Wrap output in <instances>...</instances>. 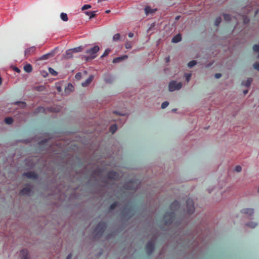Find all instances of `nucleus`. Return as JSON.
<instances>
[{"label":"nucleus","mask_w":259,"mask_h":259,"mask_svg":"<svg viewBox=\"0 0 259 259\" xmlns=\"http://www.w3.org/2000/svg\"><path fill=\"white\" fill-rule=\"evenodd\" d=\"M100 48L98 46H95L92 48L88 49L85 51V53L89 54V56H84L85 61H88L95 59L97 56V53L99 52Z\"/></svg>","instance_id":"1"},{"label":"nucleus","mask_w":259,"mask_h":259,"mask_svg":"<svg viewBox=\"0 0 259 259\" xmlns=\"http://www.w3.org/2000/svg\"><path fill=\"white\" fill-rule=\"evenodd\" d=\"M106 228V224L104 222H100L96 227L94 233L95 238L101 237Z\"/></svg>","instance_id":"2"},{"label":"nucleus","mask_w":259,"mask_h":259,"mask_svg":"<svg viewBox=\"0 0 259 259\" xmlns=\"http://www.w3.org/2000/svg\"><path fill=\"white\" fill-rule=\"evenodd\" d=\"M174 212H166L164 215L163 219L166 224H171L175 218Z\"/></svg>","instance_id":"3"},{"label":"nucleus","mask_w":259,"mask_h":259,"mask_svg":"<svg viewBox=\"0 0 259 259\" xmlns=\"http://www.w3.org/2000/svg\"><path fill=\"white\" fill-rule=\"evenodd\" d=\"M182 87V83L181 82L177 83L176 81H172L168 85L169 91L173 92L175 90L180 89Z\"/></svg>","instance_id":"4"},{"label":"nucleus","mask_w":259,"mask_h":259,"mask_svg":"<svg viewBox=\"0 0 259 259\" xmlns=\"http://www.w3.org/2000/svg\"><path fill=\"white\" fill-rule=\"evenodd\" d=\"M187 212L188 214H192L195 210L194 203L192 199H188L186 201Z\"/></svg>","instance_id":"5"},{"label":"nucleus","mask_w":259,"mask_h":259,"mask_svg":"<svg viewBox=\"0 0 259 259\" xmlns=\"http://www.w3.org/2000/svg\"><path fill=\"white\" fill-rule=\"evenodd\" d=\"M154 249V242L153 241L150 240L148 242L146 245V250L150 254L152 253Z\"/></svg>","instance_id":"6"},{"label":"nucleus","mask_w":259,"mask_h":259,"mask_svg":"<svg viewBox=\"0 0 259 259\" xmlns=\"http://www.w3.org/2000/svg\"><path fill=\"white\" fill-rule=\"evenodd\" d=\"M124 187L126 190H134L137 188L138 185H136L133 181H130L125 184Z\"/></svg>","instance_id":"7"},{"label":"nucleus","mask_w":259,"mask_h":259,"mask_svg":"<svg viewBox=\"0 0 259 259\" xmlns=\"http://www.w3.org/2000/svg\"><path fill=\"white\" fill-rule=\"evenodd\" d=\"M107 177L109 179L116 180L119 178V175L115 171H110L108 173Z\"/></svg>","instance_id":"8"},{"label":"nucleus","mask_w":259,"mask_h":259,"mask_svg":"<svg viewBox=\"0 0 259 259\" xmlns=\"http://www.w3.org/2000/svg\"><path fill=\"white\" fill-rule=\"evenodd\" d=\"M23 176L29 179H31L33 180H36L38 178V175L33 171L25 172L23 174Z\"/></svg>","instance_id":"9"},{"label":"nucleus","mask_w":259,"mask_h":259,"mask_svg":"<svg viewBox=\"0 0 259 259\" xmlns=\"http://www.w3.org/2000/svg\"><path fill=\"white\" fill-rule=\"evenodd\" d=\"M31 192V189L29 187L26 186L20 191V194L22 195H29Z\"/></svg>","instance_id":"10"},{"label":"nucleus","mask_w":259,"mask_h":259,"mask_svg":"<svg viewBox=\"0 0 259 259\" xmlns=\"http://www.w3.org/2000/svg\"><path fill=\"white\" fill-rule=\"evenodd\" d=\"M170 207L172 211H175L180 208V203L178 201H175L171 203Z\"/></svg>","instance_id":"11"},{"label":"nucleus","mask_w":259,"mask_h":259,"mask_svg":"<svg viewBox=\"0 0 259 259\" xmlns=\"http://www.w3.org/2000/svg\"><path fill=\"white\" fill-rule=\"evenodd\" d=\"M20 256L21 259H29L28 252L27 249H22L20 251Z\"/></svg>","instance_id":"12"},{"label":"nucleus","mask_w":259,"mask_h":259,"mask_svg":"<svg viewBox=\"0 0 259 259\" xmlns=\"http://www.w3.org/2000/svg\"><path fill=\"white\" fill-rule=\"evenodd\" d=\"M36 48L34 46L31 47L27 49H26L25 51V55L29 56L33 53H34L35 51Z\"/></svg>","instance_id":"13"},{"label":"nucleus","mask_w":259,"mask_h":259,"mask_svg":"<svg viewBox=\"0 0 259 259\" xmlns=\"http://www.w3.org/2000/svg\"><path fill=\"white\" fill-rule=\"evenodd\" d=\"M93 79V76H92V75L90 76L85 80V81L82 82V84H81L82 86L84 87H85L88 86L89 84L91 83V82H92Z\"/></svg>","instance_id":"14"},{"label":"nucleus","mask_w":259,"mask_h":259,"mask_svg":"<svg viewBox=\"0 0 259 259\" xmlns=\"http://www.w3.org/2000/svg\"><path fill=\"white\" fill-rule=\"evenodd\" d=\"M127 57H128V56L127 55H123L121 57H116L113 60V63H118L122 60L127 59Z\"/></svg>","instance_id":"15"},{"label":"nucleus","mask_w":259,"mask_h":259,"mask_svg":"<svg viewBox=\"0 0 259 259\" xmlns=\"http://www.w3.org/2000/svg\"><path fill=\"white\" fill-rule=\"evenodd\" d=\"M127 57H128V56L127 55H123L121 57H116L113 60V63H118L122 60L127 59Z\"/></svg>","instance_id":"16"},{"label":"nucleus","mask_w":259,"mask_h":259,"mask_svg":"<svg viewBox=\"0 0 259 259\" xmlns=\"http://www.w3.org/2000/svg\"><path fill=\"white\" fill-rule=\"evenodd\" d=\"M241 213L245 214H248L251 215L253 213V209L252 208H244L241 210Z\"/></svg>","instance_id":"17"},{"label":"nucleus","mask_w":259,"mask_h":259,"mask_svg":"<svg viewBox=\"0 0 259 259\" xmlns=\"http://www.w3.org/2000/svg\"><path fill=\"white\" fill-rule=\"evenodd\" d=\"M182 39V37L181 34L179 33L176 35L174 36L172 39V42L175 43H177L180 41Z\"/></svg>","instance_id":"18"},{"label":"nucleus","mask_w":259,"mask_h":259,"mask_svg":"<svg viewBox=\"0 0 259 259\" xmlns=\"http://www.w3.org/2000/svg\"><path fill=\"white\" fill-rule=\"evenodd\" d=\"M24 70L25 72L30 73L32 71V67L29 64H26L24 67Z\"/></svg>","instance_id":"19"},{"label":"nucleus","mask_w":259,"mask_h":259,"mask_svg":"<svg viewBox=\"0 0 259 259\" xmlns=\"http://www.w3.org/2000/svg\"><path fill=\"white\" fill-rule=\"evenodd\" d=\"M73 51L72 49H69L66 52V58H70L72 57Z\"/></svg>","instance_id":"20"},{"label":"nucleus","mask_w":259,"mask_h":259,"mask_svg":"<svg viewBox=\"0 0 259 259\" xmlns=\"http://www.w3.org/2000/svg\"><path fill=\"white\" fill-rule=\"evenodd\" d=\"M252 80V78H248L246 81L243 83V84L246 87H248L250 86Z\"/></svg>","instance_id":"21"},{"label":"nucleus","mask_w":259,"mask_h":259,"mask_svg":"<svg viewBox=\"0 0 259 259\" xmlns=\"http://www.w3.org/2000/svg\"><path fill=\"white\" fill-rule=\"evenodd\" d=\"M60 17L63 21H67L68 20L67 15L65 13H61L60 14Z\"/></svg>","instance_id":"22"},{"label":"nucleus","mask_w":259,"mask_h":259,"mask_svg":"<svg viewBox=\"0 0 259 259\" xmlns=\"http://www.w3.org/2000/svg\"><path fill=\"white\" fill-rule=\"evenodd\" d=\"M14 104L15 105H19V106H20L21 108H25L26 106V104L24 102L17 101V102H15Z\"/></svg>","instance_id":"23"},{"label":"nucleus","mask_w":259,"mask_h":259,"mask_svg":"<svg viewBox=\"0 0 259 259\" xmlns=\"http://www.w3.org/2000/svg\"><path fill=\"white\" fill-rule=\"evenodd\" d=\"M83 48L81 46H79L76 48H74L73 49H72V50L73 51V53H77L81 52L83 50Z\"/></svg>","instance_id":"24"},{"label":"nucleus","mask_w":259,"mask_h":259,"mask_svg":"<svg viewBox=\"0 0 259 259\" xmlns=\"http://www.w3.org/2000/svg\"><path fill=\"white\" fill-rule=\"evenodd\" d=\"M117 125H116V124H115L112 125V126H110V132L112 134H113L117 131Z\"/></svg>","instance_id":"25"},{"label":"nucleus","mask_w":259,"mask_h":259,"mask_svg":"<svg viewBox=\"0 0 259 259\" xmlns=\"http://www.w3.org/2000/svg\"><path fill=\"white\" fill-rule=\"evenodd\" d=\"M45 111V108L43 107H37L35 110V113H42L44 112Z\"/></svg>","instance_id":"26"},{"label":"nucleus","mask_w":259,"mask_h":259,"mask_svg":"<svg viewBox=\"0 0 259 259\" xmlns=\"http://www.w3.org/2000/svg\"><path fill=\"white\" fill-rule=\"evenodd\" d=\"M242 20H243V23L244 24H248L249 23V19L248 18V17L247 16H246V15H242Z\"/></svg>","instance_id":"27"},{"label":"nucleus","mask_w":259,"mask_h":259,"mask_svg":"<svg viewBox=\"0 0 259 259\" xmlns=\"http://www.w3.org/2000/svg\"><path fill=\"white\" fill-rule=\"evenodd\" d=\"M5 122L8 124H11L13 122V119L12 117H6L5 119Z\"/></svg>","instance_id":"28"},{"label":"nucleus","mask_w":259,"mask_h":259,"mask_svg":"<svg viewBox=\"0 0 259 259\" xmlns=\"http://www.w3.org/2000/svg\"><path fill=\"white\" fill-rule=\"evenodd\" d=\"M222 21V18L220 17H217L214 22V25L218 26Z\"/></svg>","instance_id":"29"},{"label":"nucleus","mask_w":259,"mask_h":259,"mask_svg":"<svg viewBox=\"0 0 259 259\" xmlns=\"http://www.w3.org/2000/svg\"><path fill=\"white\" fill-rule=\"evenodd\" d=\"M145 13L147 15L148 14H150V13H152L153 12V10H152L150 7H146L145 8Z\"/></svg>","instance_id":"30"},{"label":"nucleus","mask_w":259,"mask_h":259,"mask_svg":"<svg viewBox=\"0 0 259 259\" xmlns=\"http://www.w3.org/2000/svg\"><path fill=\"white\" fill-rule=\"evenodd\" d=\"M120 35L119 33H116L115 34L113 37V41H116L120 39Z\"/></svg>","instance_id":"31"},{"label":"nucleus","mask_w":259,"mask_h":259,"mask_svg":"<svg viewBox=\"0 0 259 259\" xmlns=\"http://www.w3.org/2000/svg\"><path fill=\"white\" fill-rule=\"evenodd\" d=\"M246 225L251 228H254L257 226V224L254 222H250L246 224Z\"/></svg>","instance_id":"32"},{"label":"nucleus","mask_w":259,"mask_h":259,"mask_svg":"<svg viewBox=\"0 0 259 259\" xmlns=\"http://www.w3.org/2000/svg\"><path fill=\"white\" fill-rule=\"evenodd\" d=\"M111 50L109 49H106L104 52L103 54L101 56V58L105 57L108 55Z\"/></svg>","instance_id":"33"},{"label":"nucleus","mask_w":259,"mask_h":259,"mask_svg":"<svg viewBox=\"0 0 259 259\" xmlns=\"http://www.w3.org/2000/svg\"><path fill=\"white\" fill-rule=\"evenodd\" d=\"M196 64V61L195 60H192V61H190L188 63V66L189 67H192L195 66Z\"/></svg>","instance_id":"34"},{"label":"nucleus","mask_w":259,"mask_h":259,"mask_svg":"<svg viewBox=\"0 0 259 259\" xmlns=\"http://www.w3.org/2000/svg\"><path fill=\"white\" fill-rule=\"evenodd\" d=\"M49 71L50 72V73L53 75H57V71H56L54 69L52 68H49Z\"/></svg>","instance_id":"35"},{"label":"nucleus","mask_w":259,"mask_h":259,"mask_svg":"<svg viewBox=\"0 0 259 259\" xmlns=\"http://www.w3.org/2000/svg\"><path fill=\"white\" fill-rule=\"evenodd\" d=\"M223 16L225 20H226V21H228L231 20V16L229 14H224Z\"/></svg>","instance_id":"36"},{"label":"nucleus","mask_w":259,"mask_h":259,"mask_svg":"<svg viewBox=\"0 0 259 259\" xmlns=\"http://www.w3.org/2000/svg\"><path fill=\"white\" fill-rule=\"evenodd\" d=\"M117 203L116 202H114L112 203L110 206V210H113L115 208V207L117 206Z\"/></svg>","instance_id":"37"},{"label":"nucleus","mask_w":259,"mask_h":259,"mask_svg":"<svg viewBox=\"0 0 259 259\" xmlns=\"http://www.w3.org/2000/svg\"><path fill=\"white\" fill-rule=\"evenodd\" d=\"M185 76L186 80L187 82H189L190 79V78L191 77V73H185Z\"/></svg>","instance_id":"38"},{"label":"nucleus","mask_w":259,"mask_h":259,"mask_svg":"<svg viewBox=\"0 0 259 259\" xmlns=\"http://www.w3.org/2000/svg\"><path fill=\"white\" fill-rule=\"evenodd\" d=\"M168 104H169V103L167 101H165V102H163L161 104V108L162 109L165 108L166 107H167Z\"/></svg>","instance_id":"39"},{"label":"nucleus","mask_w":259,"mask_h":259,"mask_svg":"<svg viewBox=\"0 0 259 259\" xmlns=\"http://www.w3.org/2000/svg\"><path fill=\"white\" fill-rule=\"evenodd\" d=\"M253 50L255 52H259V45H254L253 46Z\"/></svg>","instance_id":"40"},{"label":"nucleus","mask_w":259,"mask_h":259,"mask_svg":"<svg viewBox=\"0 0 259 259\" xmlns=\"http://www.w3.org/2000/svg\"><path fill=\"white\" fill-rule=\"evenodd\" d=\"M125 47L127 49L132 48V46L131 42H129V41L128 42H126L125 44Z\"/></svg>","instance_id":"41"},{"label":"nucleus","mask_w":259,"mask_h":259,"mask_svg":"<svg viewBox=\"0 0 259 259\" xmlns=\"http://www.w3.org/2000/svg\"><path fill=\"white\" fill-rule=\"evenodd\" d=\"M91 8V6L90 5H84L82 8H81V10H87L88 9H90Z\"/></svg>","instance_id":"42"},{"label":"nucleus","mask_w":259,"mask_h":259,"mask_svg":"<svg viewBox=\"0 0 259 259\" xmlns=\"http://www.w3.org/2000/svg\"><path fill=\"white\" fill-rule=\"evenodd\" d=\"M242 170L241 166L240 165H237L235 168V171L237 172H240Z\"/></svg>","instance_id":"43"},{"label":"nucleus","mask_w":259,"mask_h":259,"mask_svg":"<svg viewBox=\"0 0 259 259\" xmlns=\"http://www.w3.org/2000/svg\"><path fill=\"white\" fill-rule=\"evenodd\" d=\"M105 81L107 82H108V83H111L112 82L113 79L112 78H111L110 77H109V78L107 76L105 77Z\"/></svg>","instance_id":"44"},{"label":"nucleus","mask_w":259,"mask_h":259,"mask_svg":"<svg viewBox=\"0 0 259 259\" xmlns=\"http://www.w3.org/2000/svg\"><path fill=\"white\" fill-rule=\"evenodd\" d=\"M253 67L254 69H256L257 70L259 71V63H255L253 64Z\"/></svg>","instance_id":"45"},{"label":"nucleus","mask_w":259,"mask_h":259,"mask_svg":"<svg viewBox=\"0 0 259 259\" xmlns=\"http://www.w3.org/2000/svg\"><path fill=\"white\" fill-rule=\"evenodd\" d=\"M90 18L91 19V18H93L94 17H95L96 16V11H93V12H91V13H90Z\"/></svg>","instance_id":"46"},{"label":"nucleus","mask_w":259,"mask_h":259,"mask_svg":"<svg viewBox=\"0 0 259 259\" xmlns=\"http://www.w3.org/2000/svg\"><path fill=\"white\" fill-rule=\"evenodd\" d=\"M49 141V140H42L40 143V145H45Z\"/></svg>","instance_id":"47"},{"label":"nucleus","mask_w":259,"mask_h":259,"mask_svg":"<svg viewBox=\"0 0 259 259\" xmlns=\"http://www.w3.org/2000/svg\"><path fill=\"white\" fill-rule=\"evenodd\" d=\"M214 76H215V77L216 78L218 79V78H220L221 77L222 74L221 73H215Z\"/></svg>","instance_id":"48"},{"label":"nucleus","mask_w":259,"mask_h":259,"mask_svg":"<svg viewBox=\"0 0 259 259\" xmlns=\"http://www.w3.org/2000/svg\"><path fill=\"white\" fill-rule=\"evenodd\" d=\"M48 54H46V55H43L41 57V59H48Z\"/></svg>","instance_id":"49"},{"label":"nucleus","mask_w":259,"mask_h":259,"mask_svg":"<svg viewBox=\"0 0 259 259\" xmlns=\"http://www.w3.org/2000/svg\"><path fill=\"white\" fill-rule=\"evenodd\" d=\"M75 77H76V78H77V79H79V78L81 77V74H80V73H77L75 75Z\"/></svg>","instance_id":"50"},{"label":"nucleus","mask_w":259,"mask_h":259,"mask_svg":"<svg viewBox=\"0 0 259 259\" xmlns=\"http://www.w3.org/2000/svg\"><path fill=\"white\" fill-rule=\"evenodd\" d=\"M14 70L16 72H18V73H20V71H20V70L18 68H17V67H15V68H14Z\"/></svg>","instance_id":"51"},{"label":"nucleus","mask_w":259,"mask_h":259,"mask_svg":"<svg viewBox=\"0 0 259 259\" xmlns=\"http://www.w3.org/2000/svg\"><path fill=\"white\" fill-rule=\"evenodd\" d=\"M68 88H69L70 90H71L73 88V87L71 83H69L68 85Z\"/></svg>","instance_id":"52"},{"label":"nucleus","mask_w":259,"mask_h":259,"mask_svg":"<svg viewBox=\"0 0 259 259\" xmlns=\"http://www.w3.org/2000/svg\"><path fill=\"white\" fill-rule=\"evenodd\" d=\"M72 258V254L71 253H69L68 256H67V258L66 259H71Z\"/></svg>","instance_id":"53"},{"label":"nucleus","mask_w":259,"mask_h":259,"mask_svg":"<svg viewBox=\"0 0 259 259\" xmlns=\"http://www.w3.org/2000/svg\"><path fill=\"white\" fill-rule=\"evenodd\" d=\"M128 35L130 37H133L134 36V33H132V32H130L128 34Z\"/></svg>","instance_id":"54"},{"label":"nucleus","mask_w":259,"mask_h":259,"mask_svg":"<svg viewBox=\"0 0 259 259\" xmlns=\"http://www.w3.org/2000/svg\"><path fill=\"white\" fill-rule=\"evenodd\" d=\"M165 61H166V62H167V63H168V62H169V61H170V58H169V56H168V57H166V58H165Z\"/></svg>","instance_id":"55"},{"label":"nucleus","mask_w":259,"mask_h":259,"mask_svg":"<svg viewBox=\"0 0 259 259\" xmlns=\"http://www.w3.org/2000/svg\"><path fill=\"white\" fill-rule=\"evenodd\" d=\"M180 18V16H176V18H175V20H176V21H178V20H179Z\"/></svg>","instance_id":"56"},{"label":"nucleus","mask_w":259,"mask_h":259,"mask_svg":"<svg viewBox=\"0 0 259 259\" xmlns=\"http://www.w3.org/2000/svg\"><path fill=\"white\" fill-rule=\"evenodd\" d=\"M247 93H248V90H244V91H243V94H244V95L246 94Z\"/></svg>","instance_id":"57"},{"label":"nucleus","mask_w":259,"mask_h":259,"mask_svg":"<svg viewBox=\"0 0 259 259\" xmlns=\"http://www.w3.org/2000/svg\"><path fill=\"white\" fill-rule=\"evenodd\" d=\"M106 1V0H98V2L99 3H102V2Z\"/></svg>","instance_id":"58"},{"label":"nucleus","mask_w":259,"mask_h":259,"mask_svg":"<svg viewBox=\"0 0 259 259\" xmlns=\"http://www.w3.org/2000/svg\"><path fill=\"white\" fill-rule=\"evenodd\" d=\"M90 13H91V12H87L85 13L87 15L90 16V15L91 14Z\"/></svg>","instance_id":"59"},{"label":"nucleus","mask_w":259,"mask_h":259,"mask_svg":"<svg viewBox=\"0 0 259 259\" xmlns=\"http://www.w3.org/2000/svg\"><path fill=\"white\" fill-rule=\"evenodd\" d=\"M110 12V10H106V11H105V13H109Z\"/></svg>","instance_id":"60"},{"label":"nucleus","mask_w":259,"mask_h":259,"mask_svg":"<svg viewBox=\"0 0 259 259\" xmlns=\"http://www.w3.org/2000/svg\"><path fill=\"white\" fill-rule=\"evenodd\" d=\"M114 113H115L116 114H119V113L118 112H117V111H114Z\"/></svg>","instance_id":"61"},{"label":"nucleus","mask_w":259,"mask_h":259,"mask_svg":"<svg viewBox=\"0 0 259 259\" xmlns=\"http://www.w3.org/2000/svg\"><path fill=\"white\" fill-rule=\"evenodd\" d=\"M57 90L59 91H61V88L60 87H58L57 88Z\"/></svg>","instance_id":"62"},{"label":"nucleus","mask_w":259,"mask_h":259,"mask_svg":"<svg viewBox=\"0 0 259 259\" xmlns=\"http://www.w3.org/2000/svg\"><path fill=\"white\" fill-rule=\"evenodd\" d=\"M176 110H177V109H172V111L173 112H175Z\"/></svg>","instance_id":"63"},{"label":"nucleus","mask_w":259,"mask_h":259,"mask_svg":"<svg viewBox=\"0 0 259 259\" xmlns=\"http://www.w3.org/2000/svg\"><path fill=\"white\" fill-rule=\"evenodd\" d=\"M257 12H258V11H255V14L256 15L257 13Z\"/></svg>","instance_id":"64"}]
</instances>
